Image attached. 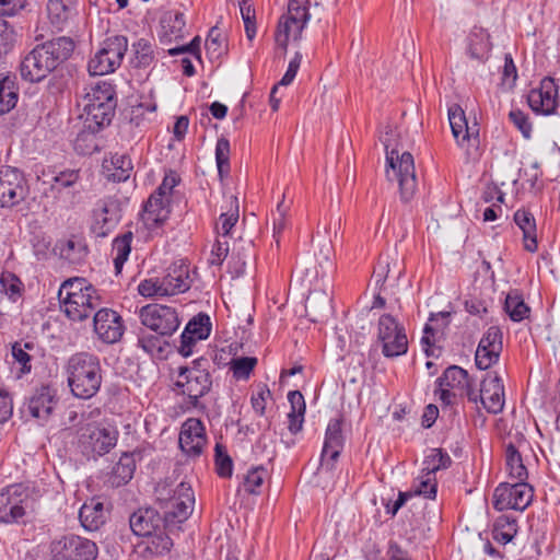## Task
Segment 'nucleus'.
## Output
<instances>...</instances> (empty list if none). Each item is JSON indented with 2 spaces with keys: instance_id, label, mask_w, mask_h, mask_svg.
I'll return each mask as SVG.
<instances>
[{
  "instance_id": "obj_1",
  "label": "nucleus",
  "mask_w": 560,
  "mask_h": 560,
  "mask_svg": "<svg viewBox=\"0 0 560 560\" xmlns=\"http://www.w3.org/2000/svg\"><path fill=\"white\" fill-rule=\"evenodd\" d=\"M143 326L155 331L153 336L139 337V346L159 360H166L175 350V308L162 304H149L140 310Z\"/></svg>"
},
{
  "instance_id": "obj_2",
  "label": "nucleus",
  "mask_w": 560,
  "mask_h": 560,
  "mask_svg": "<svg viewBox=\"0 0 560 560\" xmlns=\"http://www.w3.org/2000/svg\"><path fill=\"white\" fill-rule=\"evenodd\" d=\"M74 49L70 37L61 36L37 45L22 61L21 75L31 82L45 79L69 59Z\"/></svg>"
},
{
  "instance_id": "obj_3",
  "label": "nucleus",
  "mask_w": 560,
  "mask_h": 560,
  "mask_svg": "<svg viewBox=\"0 0 560 560\" xmlns=\"http://www.w3.org/2000/svg\"><path fill=\"white\" fill-rule=\"evenodd\" d=\"M68 384L71 393L81 399L93 397L102 384L97 357L80 352L73 354L67 364Z\"/></svg>"
},
{
  "instance_id": "obj_4",
  "label": "nucleus",
  "mask_w": 560,
  "mask_h": 560,
  "mask_svg": "<svg viewBox=\"0 0 560 560\" xmlns=\"http://www.w3.org/2000/svg\"><path fill=\"white\" fill-rule=\"evenodd\" d=\"M202 363H206L203 358L196 359L191 368L180 366L177 373V396H183L177 405L184 411L198 407L199 399L210 389V375L201 368Z\"/></svg>"
},
{
  "instance_id": "obj_5",
  "label": "nucleus",
  "mask_w": 560,
  "mask_h": 560,
  "mask_svg": "<svg viewBox=\"0 0 560 560\" xmlns=\"http://www.w3.org/2000/svg\"><path fill=\"white\" fill-rule=\"evenodd\" d=\"M308 0H289L288 10L278 21L275 31L277 49L287 52L290 43L298 42L305 28L311 15Z\"/></svg>"
},
{
  "instance_id": "obj_6",
  "label": "nucleus",
  "mask_w": 560,
  "mask_h": 560,
  "mask_svg": "<svg viewBox=\"0 0 560 560\" xmlns=\"http://www.w3.org/2000/svg\"><path fill=\"white\" fill-rule=\"evenodd\" d=\"M386 175L389 180H397L402 201H409L417 190L415 162L411 153L388 150L386 147Z\"/></svg>"
},
{
  "instance_id": "obj_7",
  "label": "nucleus",
  "mask_w": 560,
  "mask_h": 560,
  "mask_svg": "<svg viewBox=\"0 0 560 560\" xmlns=\"http://www.w3.org/2000/svg\"><path fill=\"white\" fill-rule=\"evenodd\" d=\"M452 135L457 145L464 150L467 163L476 162L480 158L479 130L469 126L464 109L458 104H453L447 109Z\"/></svg>"
},
{
  "instance_id": "obj_8",
  "label": "nucleus",
  "mask_w": 560,
  "mask_h": 560,
  "mask_svg": "<svg viewBox=\"0 0 560 560\" xmlns=\"http://www.w3.org/2000/svg\"><path fill=\"white\" fill-rule=\"evenodd\" d=\"M377 342L385 358H397L408 352V336L405 325L390 314H383L377 322Z\"/></svg>"
},
{
  "instance_id": "obj_9",
  "label": "nucleus",
  "mask_w": 560,
  "mask_h": 560,
  "mask_svg": "<svg viewBox=\"0 0 560 560\" xmlns=\"http://www.w3.org/2000/svg\"><path fill=\"white\" fill-rule=\"evenodd\" d=\"M174 187L175 176L173 175V171H170L159 188L144 203L141 219L149 229H153L168 219Z\"/></svg>"
},
{
  "instance_id": "obj_10",
  "label": "nucleus",
  "mask_w": 560,
  "mask_h": 560,
  "mask_svg": "<svg viewBox=\"0 0 560 560\" xmlns=\"http://www.w3.org/2000/svg\"><path fill=\"white\" fill-rule=\"evenodd\" d=\"M128 49V39L122 35L107 37L102 48L89 61L92 75H105L114 72L121 63Z\"/></svg>"
},
{
  "instance_id": "obj_11",
  "label": "nucleus",
  "mask_w": 560,
  "mask_h": 560,
  "mask_svg": "<svg viewBox=\"0 0 560 560\" xmlns=\"http://www.w3.org/2000/svg\"><path fill=\"white\" fill-rule=\"evenodd\" d=\"M117 436L115 429L88 424L80 430L79 447L88 459H96L109 453L117 443Z\"/></svg>"
},
{
  "instance_id": "obj_12",
  "label": "nucleus",
  "mask_w": 560,
  "mask_h": 560,
  "mask_svg": "<svg viewBox=\"0 0 560 560\" xmlns=\"http://www.w3.org/2000/svg\"><path fill=\"white\" fill-rule=\"evenodd\" d=\"M534 499V489L527 482H501L493 492V508L497 511L515 510L523 512Z\"/></svg>"
},
{
  "instance_id": "obj_13",
  "label": "nucleus",
  "mask_w": 560,
  "mask_h": 560,
  "mask_svg": "<svg viewBox=\"0 0 560 560\" xmlns=\"http://www.w3.org/2000/svg\"><path fill=\"white\" fill-rule=\"evenodd\" d=\"M212 331V320L205 312L194 315L185 325L180 336L177 353L184 358L191 357L198 350V345L207 340Z\"/></svg>"
},
{
  "instance_id": "obj_14",
  "label": "nucleus",
  "mask_w": 560,
  "mask_h": 560,
  "mask_svg": "<svg viewBox=\"0 0 560 560\" xmlns=\"http://www.w3.org/2000/svg\"><path fill=\"white\" fill-rule=\"evenodd\" d=\"M54 560H94L97 556L95 542L79 536H66L51 544Z\"/></svg>"
},
{
  "instance_id": "obj_15",
  "label": "nucleus",
  "mask_w": 560,
  "mask_h": 560,
  "mask_svg": "<svg viewBox=\"0 0 560 560\" xmlns=\"http://www.w3.org/2000/svg\"><path fill=\"white\" fill-rule=\"evenodd\" d=\"M467 396L469 401H480L488 412L497 415L503 410L505 404L503 381L497 374H488L481 382L479 394L467 390Z\"/></svg>"
},
{
  "instance_id": "obj_16",
  "label": "nucleus",
  "mask_w": 560,
  "mask_h": 560,
  "mask_svg": "<svg viewBox=\"0 0 560 560\" xmlns=\"http://www.w3.org/2000/svg\"><path fill=\"white\" fill-rule=\"evenodd\" d=\"M527 104L537 115L555 114L559 106V86L555 79L545 77L537 86L530 89L527 94Z\"/></svg>"
},
{
  "instance_id": "obj_17",
  "label": "nucleus",
  "mask_w": 560,
  "mask_h": 560,
  "mask_svg": "<svg viewBox=\"0 0 560 560\" xmlns=\"http://www.w3.org/2000/svg\"><path fill=\"white\" fill-rule=\"evenodd\" d=\"M23 174L10 166L0 168V208H12L27 196Z\"/></svg>"
},
{
  "instance_id": "obj_18",
  "label": "nucleus",
  "mask_w": 560,
  "mask_h": 560,
  "mask_svg": "<svg viewBox=\"0 0 560 560\" xmlns=\"http://www.w3.org/2000/svg\"><path fill=\"white\" fill-rule=\"evenodd\" d=\"M439 388L436 394L439 399L445 405L454 404L456 397L469 388V376L466 370L460 366L452 365L447 368L443 375L438 380Z\"/></svg>"
},
{
  "instance_id": "obj_19",
  "label": "nucleus",
  "mask_w": 560,
  "mask_h": 560,
  "mask_svg": "<svg viewBox=\"0 0 560 560\" xmlns=\"http://www.w3.org/2000/svg\"><path fill=\"white\" fill-rule=\"evenodd\" d=\"M207 443L206 429L200 419L189 418L180 428L177 436V446L188 457L201 455Z\"/></svg>"
},
{
  "instance_id": "obj_20",
  "label": "nucleus",
  "mask_w": 560,
  "mask_h": 560,
  "mask_svg": "<svg viewBox=\"0 0 560 560\" xmlns=\"http://www.w3.org/2000/svg\"><path fill=\"white\" fill-rule=\"evenodd\" d=\"M502 338L498 326H490L486 330L475 353V363L479 370H488L499 361L503 348Z\"/></svg>"
},
{
  "instance_id": "obj_21",
  "label": "nucleus",
  "mask_w": 560,
  "mask_h": 560,
  "mask_svg": "<svg viewBox=\"0 0 560 560\" xmlns=\"http://www.w3.org/2000/svg\"><path fill=\"white\" fill-rule=\"evenodd\" d=\"M345 444L342 422L340 419H331L326 428L324 445L320 454V465L326 469H332Z\"/></svg>"
},
{
  "instance_id": "obj_22",
  "label": "nucleus",
  "mask_w": 560,
  "mask_h": 560,
  "mask_svg": "<svg viewBox=\"0 0 560 560\" xmlns=\"http://www.w3.org/2000/svg\"><path fill=\"white\" fill-rule=\"evenodd\" d=\"M493 44L490 33L481 26H474L464 39V51L467 58L485 63L491 56Z\"/></svg>"
},
{
  "instance_id": "obj_23",
  "label": "nucleus",
  "mask_w": 560,
  "mask_h": 560,
  "mask_svg": "<svg viewBox=\"0 0 560 560\" xmlns=\"http://www.w3.org/2000/svg\"><path fill=\"white\" fill-rule=\"evenodd\" d=\"M94 330L106 343H115L124 334L121 317L113 310L101 308L93 317Z\"/></svg>"
},
{
  "instance_id": "obj_24",
  "label": "nucleus",
  "mask_w": 560,
  "mask_h": 560,
  "mask_svg": "<svg viewBox=\"0 0 560 560\" xmlns=\"http://www.w3.org/2000/svg\"><path fill=\"white\" fill-rule=\"evenodd\" d=\"M164 524V516L153 509H139L129 517V525L132 533L137 536L149 537L160 529Z\"/></svg>"
},
{
  "instance_id": "obj_25",
  "label": "nucleus",
  "mask_w": 560,
  "mask_h": 560,
  "mask_svg": "<svg viewBox=\"0 0 560 560\" xmlns=\"http://www.w3.org/2000/svg\"><path fill=\"white\" fill-rule=\"evenodd\" d=\"M115 102L92 103L89 102L85 107V128L92 131H100L104 126L110 124L115 112Z\"/></svg>"
},
{
  "instance_id": "obj_26",
  "label": "nucleus",
  "mask_w": 560,
  "mask_h": 560,
  "mask_svg": "<svg viewBox=\"0 0 560 560\" xmlns=\"http://www.w3.org/2000/svg\"><path fill=\"white\" fill-rule=\"evenodd\" d=\"M513 220L523 233L524 249L536 253L538 249L537 225L533 213L526 209H518L514 212Z\"/></svg>"
},
{
  "instance_id": "obj_27",
  "label": "nucleus",
  "mask_w": 560,
  "mask_h": 560,
  "mask_svg": "<svg viewBox=\"0 0 560 560\" xmlns=\"http://www.w3.org/2000/svg\"><path fill=\"white\" fill-rule=\"evenodd\" d=\"M177 57H180L177 62L180 63L183 73L192 77L196 72L194 61L201 62L200 36H195L187 45L177 46Z\"/></svg>"
},
{
  "instance_id": "obj_28",
  "label": "nucleus",
  "mask_w": 560,
  "mask_h": 560,
  "mask_svg": "<svg viewBox=\"0 0 560 560\" xmlns=\"http://www.w3.org/2000/svg\"><path fill=\"white\" fill-rule=\"evenodd\" d=\"M156 501L163 511L164 515V529L171 530L175 522V489L172 488L171 482L159 483L155 488Z\"/></svg>"
},
{
  "instance_id": "obj_29",
  "label": "nucleus",
  "mask_w": 560,
  "mask_h": 560,
  "mask_svg": "<svg viewBox=\"0 0 560 560\" xmlns=\"http://www.w3.org/2000/svg\"><path fill=\"white\" fill-rule=\"evenodd\" d=\"M291 410L288 412V429L295 434L302 430L306 410L305 399L301 392L291 390L288 394Z\"/></svg>"
},
{
  "instance_id": "obj_30",
  "label": "nucleus",
  "mask_w": 560,
  "mask_h": 560,
  "mask_svg": "<svg viewBox=\"0 0 560 560\" xmlns=\"http://www.w3.org/2000/svg\"><path fill=\"white\" fill-rule=\"evenodd\" d=\"M517 530V521L514 517L500 515L493 521L491 536L494 541L505 546L515 538Z\"/></svg>"
},
{
  "instance_id": "obj_31",
  "label": "nucleus",
  "mask_w": 560,
  "mask_h": 560,
  "mask_svg": "<svg viewBox=\"0 0 560 560\" xmlns=\"http://www.w3.org/2000/svg\"><path fill=\"white\" fill-rule=\"evenodd\" d=\"M103 168L108 179L119 183L130 177L132 164L128 156L115 154L112 156L110 161H104Z\"/></svg>"
},
{
  "instance_id": "obj_32",
  "label": "nucleus",
  "mask_w": 560,
  "mask_h": 560,
  "mask_svg": "<svg viewBox=\"0 0 560 560\" xmlns=\"http://www.w3.org/2000/svg\"><path fill=\"white\" fill-rule=\"evenodd\" d=\"M55 406L54 396L48 387H42L28 402V410L34 418L47 419Z\"/></svg>"
},
{
  "instance_id": "obj_33",
  "label": "nucleus",
  "mask_w": 560,
  "mask_h": 560,
  "mask_svg": "<svg viewBox=\"0 0 560 560\" xmlns=\"http://www.w3.org/2000/svg\"><path fill=\"white\" fill-rule=\"evenodd\" d=\"M505 467L509 478L512 481L526 482L528 471L525 467L520 452L513 444H509L505 450Z\"/></svg>"
},
{
  "instance_id": "obj_34",
  "label": "nucleus",
  "mask_w": 560,
  "mask_h": 560,
  "mask_svg": "<svg viewBox=\"0 0 560 560\" xmlns=\"http://www.w3.org/2000/svg\"><path fill=\"white\" fill-rule=\"evenodd\" d=\"M195 492L189 483L177 486V523L187 521L195 510Z\"/></svg>"
},
{
  "instance_id": "obj_35",
  "label": "nucleus",
  "mask_w": 560,
  "mask_h": 560,
  "mask_svg": "<svg viewBox=\"0 0 560 560\" xmlns=\"http://www.w3.org/2000/svg\"><path fill=\"white\" fill-rule=\"evenodd\" d=\"M174 30L175 14L171 11H167L163 13L162 16L160 18L156 35L162 48L166 50L171 56H175V47H170L174 39Z\"/></svg>"
},
{
  "instance_id": "obj_36",
  "label": "nucleus",
  "mask_w": 560,
  "mask_h": 560,
  "mask_svg": "<svg viewBox=\"0 0 560 560\" xmlns=\"http://www.w3.org/2000/svg\"><path fill=\"white\" fill-rule=\"evenodd\" d=\"M504 311L512 322L520 323L528 317L530 308L525 303L522 294L514 290L508 293L505 298Z\"/></svg>"
},
{
  "instance_id": "obj_37",
  "label": "nucleus",
  "mask_w": 560,
  "mask_h": 560,
  "mask_svg": "<svg viewBox=\"0 0 560 560\" xmlns=\"http://www.w3.org/2000/svg\"><path fill=\"white\" fill-rule=\"evenodd\" d=\"M269 472L262 465L250 467L244 475L241 489L248 494H259Z\"/></svg>"
},
{
  "instance_id": "obj_38",
  "label": "nucleus",
  "mask_w": 560,
  "mask_h": 560,
  "mask_svg": "<svg viewBox=\"0 0 560 560\" xmlns=\"http://www.w3.org/2000/svg\"><path fill=\"white\" fill-rule=\"evenodd\" d=\"M205 46L210 60H218L228 52L226 37L217 26L209 31Z\"/></svg>"
},
{
  "instance_id": "obj_39",
  "label": "nucleus",
  "mask_w": 560,
  "mask_h": 560,
  "mask_svg": "<svg viewBox=\"0 0 560 560\" xmlns=\"http://www.w3.org/2000/svg\"><path fill=\"white\" fill-rule=\"evenodd\" d=\"M452 464V458L442 448H431L422 462V471L435 476L438 471L447 469Z\"/></svg>"
},
{
  "instance_id": "obj_40",
  "label": "nucleus",
  "mask_w": 560,
  "mask_h": 560,
  "mask_svg": "<svg viewBox=\"0 0 560 560\" xmlns=\"http://www.w3.org/2000/svg\"><path fill=\"white\" fill-rule=\"evenodd\" d=\"M136 468L135 459L130 454H122L117 464L113 467L110 482L119 487L127 483L133 476Z\"/></svg>"
},
{
  "instance_id": "obj_41",
  "label": "nucleus",
  "mask_w": 560,
  "mask_h": 560,
  "mask_svg": "<svg viewBox=\"0 0 560 560\" xmlns=\"http://www.w3.org/2000/svg\"><path fill=\"white\" fill-rule=\"evenodd\" d=\"M409 492L412 493V497L419 495L425 499L434 500L438 493L436 476L421 470L419 476L415 479L412 488Z\"/></svg>"
},
{
  "instance_id": "obj_42",
  "label": "nucleus",
  "mask_w": 560,
  "mask_h": 560,
  "mask_svg": "<svg viewBox=\"0 0 560 560\" xmlns=\"http://www.w3.org/2000/svg\"><path fill=\"white\" fill-rule=\"evenodd\" d=\"M18 91L14 81L9 77L0 80V115L9 113L18 102Z\"/></svg>"
},
{
  "instance_id": "obj_43",
  "label": "nucleus",
  "mask_w": 560,
  "mask_h": 560,
  "mask_svg": "<svg viewBox=\"0 0 560 560\" xmlns=\"http://www.w3.org/2000/svg\"><path fill=\"white\" fill-rule=\"evenodd\" d=\"M240 218L237 198L231 201V207L228 211L222 212L219 217L217 224V232L219 237L226 238L230 235L232 229L235 226Z\"/></svg>"
},
{
  "instance_id": "obj_44",
  "label": "nucleus",
  "mask_w": 560,
  "mask_h": 560,
  "mask_svg": "<svg viewBox=\"0 0 560 560\" xmlns=\"http://www.w3.org/2000/svg\"><path fill=\"white\" fill-rule=\"evenodd\" d=\"M215 163L220 179L230 174V141L226 138H219L215 144Z\"/></svg>"
},
{
  "instance_id": "obj_45",
  "label": "nucleus",
  "mask_w": 560,
  "mask_h": 560,
  "mask_svg": "<svg viewBox=\"0 0 560 560\" xmlns=\"http://www.w3.org/2000/svg\"><path fill=\"white\" fill-rule=\"evenodd\" d=\"M255 357H238L230 361V370L233 377L237 381H246L257 365Z\"/></svg>"
},
{
  "instance_id": "obj_46",
  "label": "nucleus",
  "mask_w": 560,
  "mask_h": 560,
  "mask_svg": "<svg viewBox=\"0 0 560 560\" xmlns=\"http://www.w3.org/2000/svg\"><path fill=\"white\" fill-rule=\"evenodd\" d=\"M440 332L441 331L434 328L431 324L427 323L424 325L420 342L427 357H440L441 347L436 345Z\"/></svg>"
},
{
  "instance_id": "obj_47",
  "label": "nucleus",
  "mask_w": 560,
  "mask_h": 560,
  "mask_svg": "<svg viewBox=\"0 0 560 560\" xmlns=\"http://www.w3.org/2000/svg\"><path fill=\"white\" fill-rule=\"evenodd\" d=\"M23 506L12 502L7 493H0V521L4 523L13 522L24 515Z\"/></svg>"
},
{
  "instance_id": "obj_48",
  "label": "nucleus",
  "mask_w": 560,
  "mask_h": 560,
  "mask_svg": "<svg viewBox=\"0 0 560 560\" xmlns=\"http://www.w3.org/2000/svg\"><path fill=\"white\" fill-rule=\"evenodd\" d=\"M96 132L97 131H92L84 126L74 140V150L83 155L92 154L96 151L98 149L95 138Z\"/></svg>"
},
{
  "instance_id": "obj_49",
  "label": "nucleus",
  "mask_w": 560,
  "mask_h": 560,
  "mask_svg": "<svg viewBox=\"0 0 560 560\" xmlns=\"http://www.w3.org/2000/svg\"><path fill=\"white\" fill-rule=\"evenodd\" d=\"M271 390L267 384H257L250 396V405L259 417L265 415L268 400L271 399Z\"/></svg>"
},
{
  "instance_id": "obj_50",
  "label": "nucleus",
  "mask_w": 560,
  "mask_h": 560,
  "mask_svg": "<svg viewBox=\"0 0 560 560\" xmlns=\"http://www.w3.org/2000/svg\"><path fill=\"white\" fill-rule=\"evenodd\" d=\"M196 277V268L188 261L180 260L177 266V294L188 291L194 283Z\"/></svg>"
},
{
  "instance_id": "obj_51",
  "label": "nucleus",
  "mask_w": 560,
  "mask_h": 560,
  "mask_svg": "<svg viewBox=\"0 0 560 560\" xmlns=\"http://www.w3.org/2000/svg\"><path fill=\"white\" fill-rule=\"evenodd\" d=\"M135 58L131 62L135 67H147L153 60V50L151 44L141 38L132 45Z\"/></svg>"
},
{
  "instance_id": "obj_52",
  "label": "nucleus",
  "mask_w": 560,
  "mask_h": 560,
  "mask_svg": "<svg viewBox=\"0 0 560 560\" xmlns=\"http://www.w3.org/2000/svg\"><path fill=\"white\" fill-rule=\"evenodd\" d=\"M217 474L222 478H230L233 474V462L223 445L217 443L214 447Z\"/></svg>"
},
{
  "instance_id": "obj_53",
  "label": "nucleus",
  "mask_w": 560,
  "mask_h": 560,
  "mask_svg": "<svg viewBox=\"0 0 560 560\" xmlns=\"http://www.w3.org/2000/svg\"><path fill=\"white\" fill-rule=\"evenodd\" d=\"M93 292V285L90 284L84 278H70L61 284L59 292H58V299L63 300L62 295H75L80 294L82 292Z\"/></svg>"
},
{
  "instance_id": "obj_54",
  "label": "nucleus",
  "mask_w": 560,
  "mask_h": 560,
  "mask_svg": "<svg viewBox=\"0 0 560 560\" xmlns=\"http://www.w3.org/2000/svg\"><path fill=\"white\" fill-rule=\"evenodd\" d=\"M94 510L91 505L84 504L79 512L80 522L88 530H95L103 523V510Z\"/></svg>"
},
{
  "instance_id": "obj_55",
  "label": "nucleus",
  "mask_w": 560,
  "mask_h": 560,
  "mask_svg": "<svg viewBox=\"0 0 560 560\" xmlns=\"http://www.w3.org/2000/svg\"><path fill=\"white\" fill-rule=\"evenodd\" d=\"M240 11L244 22L246 37L252 42L257 33L255 10L247 0H242L240 2Z\"/></svg>"
},
{
  "instance_id": "obj_56",
  "label": "nucleus",
  "mask_w": 560,
  "mask_h": 560,
  "mask_svg": "<svg viewBox=\"0 0 560 560\" xmlns=\"http://www.w3.org/2000/svg\"><path fill=\"white\" fill-rule=\"evenodd\" d=\"M289 210L290 206L285 205L283 199L277 205V210L273 213V237L277 242H279L281 233L289 226Z\"/></svg>"
},
{
  "instance_id": "obj_57",
  "label": "nucleus",
  "mask_w": 560,
  "mask_h": 560,
  "mask_svg": "<svg viewBox=\"0 0 560 560\" xmlns=\"http://www.w3.org/2000/svg\"><path fill=\"white\" fill-rule=\"evenodd\" d=\"M59 302L63 307L66 315L72 320H84L93 313V311L85 307V304L78 301L60 300Z\"/></svg>"
},
{
  "instance_id": "obj_58",
  "label": "nucleus",
  "mask_w": 560,
  "mask_h": 560,
  "mask_svg": "<svg viewBox=\"0 0 560 560\" xmlns=\"http://www.w3.org/2000/svg\"><path fill=\"white\" fill-rule=\"evenodd\" d=\"M509 118L525 139L532 138L533 125L527 114L518 108H514L509 113Z\"/></svg>"
},
{
  "instance_id": "obj_59",
  "label": "nucleus",
  "mask_w": 560,
  "mask_h": 560,
  "mask_svg": "<svg viewBox=\"0 0 560 560\" xmlns=\"http://www.w3.org/2000/svg\"><path fill=\"white\" fill-rule=\"evenodd\" d=\"M230 250L229 241L226 238L219 237L212 246L209 256V264L211 266H221L225 258L228 257Z\"/></svg>"
},
{
  "instance_id": "obj_60",
  "label": "nucleus",
  "mask_w": 560,
  "mask_h": 560,
  "mask_svg": "<svg viewBox=\"0 0 560 560\" xmlns=\"http://www.w3.org/2000/svg\"><path fill=\"white\" fill-rule=\"evenodd\" d=\"M77 3V0H49L47 10L49 14L57 19V21H65L68 19L69 10Z\"/></svg>"
},
{
  "instance_id": "obj_61",
  "label": "nucleus",
  "mask_w": 560,
  "mask_h": 560,
  "mask_svg": "<svg viewBox=\"0 0 560 560\" xmlns=\"http://www.w3.org/2000/svg\"><path fill=\"white\" fill-rule=\"evenodd\" d=\"M62 299L66 301H70V299H71V301H78L82 304H85V307H88L89 310H91L93 312L101 304V296L94 287H93V292L85 291V292H82L80 294H75L72 296L69 295V293H67V295H62Z\"/></svg>"
},
{
  "instance_id": "obj_62",
  "label": "nucleus",
  "mask_w": 560,
  "mask_h": 560,
  "mask_svg": "<svg viewBox=\"0 0 560 560\" xmlns=\"http://www.w3.org/2000/svg\"><path fill=\"white\" fill-rule=\"evenodd\" d=\"M14 43V31L9 23L0 18V57L9 52Z\"/></svg>"
},
{
  "instance_id": "obj_63",
  "label": "nucleus",
  "mask_w": 560,
  "mask_h": 560,
  "mask_svg": "<svg viewBox=\"0 0 560 560\" xmlns=\"http://www.w3.org/2000/svg\"><path fill=\"white\" fill-rule=\"evenodd\" d=\"M167 533L166 534H156V532L152 535V541H151V548L156 552V553H164V552H170L172 547H173V540L172 538L170 537L168 533H172L173 532V526L171 527V530L166 529Z\"/></svg>"
},
{
  "instance_id": "obj_64",
  "label": "nucleus",
  "mask_w": 560,
  "mask_h": 560,
  "mask_svg": "<svg viewBox=\"0 0 560 560\" xmlns=\"http://www.w3.org/2000/svg\"><path fill=\"white\" fill-rule=\"evenodd\" d=\"M131 241H132V232L128 231L119 237H116L114 241V249L117 252V256L124 260L128 259V256L131 250Z\"/></svg>"
}]
</instances>
